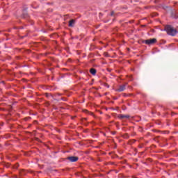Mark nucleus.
Returning <instances> with one entry per match:
<instances>
[{"mask_svg":"<svg viewBox=\"0 0 178 178\" xmlns=\"http://www.w3.org/2000/svg\"><path fill=\"white\" fill-rule=\"evenodd\" d=\"M165 31H167L168 35H172V37H175L177 34V30L170 25L165 26Z\"/></svg>","mask_w":178,"mask_h":178,"instance_id":"obj_1","label":"nucleus"},{"mask_svg":"<svg viewBox=\"0 0 178 178\" xmlns=\"http://www.w3.org/2000/svg\"><path fill=\"white\" fill-rule=\"evenodd\" d=\"M144 42L147 45H152V44H155V42H156V39L152 38V39L146 40L144 41Z\"/></svg>","mask_w":178,"mask_h":178,"instance_id":"obj_2","label":"nucleus"},{"mask_svg":"<svg viewBox=\"0 0 178 178\" xmlns=\"http://www.w3.org/2000/svg\"><path fill=\"white\" fill-rule=\"evenodd\" d=\"M67 159L70 162H77L79 161V157L77 156H69Z\"/></svg>","mask_w":178,"mask_h":178,"instance_id":"obj_3","label":"nucleus"},{"mask_svg":"<svg viewBox=\"0 0 178 178\" xmlns=\"http://www.w3.org/2000/svg\"><path fill=\"white\" fill-rule=\"evenodd\" d=\"M125 90H126V85H122L117 89V91H118V92H122Z\"/></svg>","mask_w":178,"mask_h":178,"instance_id":"obj_4","label":"nucleus"},{"mask_svg":"<svg viewBox=\"0 0 178 178\" xmlns=\"http://www.w3.org/2000/svg\"><path fill=\"white\" fill-rule=\"evenodd\" d=\"M171 16L174 19H178V13L176 10H173L171 13Z\"/></svg>","mask_w":178,"mask_h":178,"instance_id":"obj_5","label":"nucleus"},{"mask_svg":"<svg viewBox=\"0 0 178 178\" xmlns=\"http://www.w3.org/2000/svg\"><path fill=\"white\" fill-rule=\"evenodd\" d=\"M118 118L120 119H129L130 118V115H123V114H120L118 115Z\"/></svg>","mask_w":178,"mask_h":178,"instance_id":"obj_6","label":"nucleus"},{"mask_svg":"<svg viewBox=\"0 0 178 178\" xmlns=\"http://www.w3.org/2000/svg\"><path fill=\"white\" fill-rule=\"evenodd\" d=\"M74 23H76V21L74 19H71L69 22V26L74 27Z\"/></svg>","mask_w":178,"mask_h":178,"instance_id":"obj_7","label":"nucleus"},{"mask_svg":"<svg viewBox=\"0 0 178 178\" xmlns=\"http://www.w3.org/2000/svg\"><path fill=\"white\" fill-rule=\"evenodd\" d=\"M90 73H91V74L95 76V74L97 73V70L94 68H92V69H90Z\"/></svg>","mask_w":178,"mask_h":178,"instance_id":"obj_8","label":"nucleus"},{"mask_svg":"<svg viewBox=\"0 0 178 178\" xmlns=\"http://www.w3.org/2000/svg\"><path fill=\"white\" fill-rule=\"evenodd\" d=\"M22 17H23V18L27 17V13H24L22 15Z\"/></svg>","mask_w":178,"mask_h":178,"instance_id":"obj_9","label":"nucleus"},{"mask_svg":"<svg viewBox=\"0 0 178 178\" xmlns=\"http://www.w3.org/2000/svg\"><path fill=\"white\" fill-rule=\"evenodd\" d=\"M111 16H115V13L113 11L111 12Z\"/></svg>","mask_w":178,"mask_h":178,"instance_id":"obj_10","label":"nucleus"},{"mask_svg":"<svg viewBox=\"0 0 178 178\" xmlns=\"http://www.w3.org/2000/svg\"><path fill=\"white\" fill-rule=\"evenodd\" d=\"M113 134H116V132H113Z\"/></svg>","mask_w":178,"mask_h":178,"instance_id":"obj_11","label":"nucleus"},{"mask_svg":"<svg viewBox=\"0 0 178 178\" xmlns=\"http://www.w3.org/2000/svg\"><path fill=\"white\" fill-rule=\"evenodd\" d=\"M85 112H88V111L87 110H86Z\"/></svg>","mask_w":178,"mask_h":178,"instance_id":"obj_12","label":"nucleus"}]
</instances>
